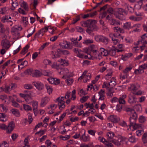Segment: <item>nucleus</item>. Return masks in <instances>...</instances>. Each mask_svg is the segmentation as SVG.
<instances>
[{"mask_svg": "<svg viewBox=\"0 0 147 147\" xmlns=\"http://www.w3.org/2000/svg\"><path fill=\"white\" fill-rule=\"evenodd\" d=\"M97 22L95 20H88L86 21H83L82 25L83 27L88 28L86 31L90 34L92 32L98 30L99 28L95 24Z\"/></svg>", "mask_w": 147, "mask_h": 147, "instance_id": "nucleus-1", "label": "nucleus"}, {"mask_svg": "<svg viewBox=\"0 0 147 147\" xmlns=\"http://www.w3.org/2000/svg\"><path fill=\"white\" fill-rule=\"evenodd\" d=\"M12 113L15 116L19 117L20 116L19 111L18 110L16 109H12L11 110Z\"/></svg>", "mask_w": 147, "mask_h": 147, "instance_id": "nucleus-15", "label": "nucleus"}, {"mask_svg": "<svg viewBox=\"0 0 147 147\" xmlns=\"http://www.w3.org/2000/svg\"><path fill=\"white\" fill-rule=\"evenodd\" d=\"M7 10V8L6 7L2 8L0 9V13L2 15L5 14Z\"/></svg>", "mask_w": 147, "mask_h": 147, "instance_id": "nucleus-35", "label": "nucleus"}, {"mask_svg": "<svg viewBox=\"0 0 147 147\" xmlns=\"http://www.w3.org/2000/svg\"><path fill=\"white\" fill-rule=\"evenodd\" d=\"M49 29L51 30V28L50 27L49 28V27H45L44 28H42L40 30L41 32L43 34L44 33L46 32L47 30H48Z\"/></svg>", "mask_w": 147, "mask_h": 147, "instance_id": "nucleus-56", "label": "nucleus"}, {"mask_svg": "<svg viewBox=\"0 0 147 147\" xmlns=\"http://www.w3.org/2000/svg\"><path fill=\"white\" fill-rule=\"evenodd\" d=\"M60 98L61 99V102H60V103H61V104H62V108H64L65 107V105H64V103H65V101H64V98H65V97H61Z\"/></svg>", "mask_w": 147, "mask_h": 147, "instance_id": "nucleus-61", "label": "nucleus"}, {"mask_svg": "<svg viewBox=\"0 0 147 147\" xmlns=\"http://www.w3.org/2000/svg\"><path fill=\"white\" fill-rule=\"evenodd\" d=\"M139 121L140 123H143L146 120V119L145 117L142 115L140 116L139 119Z\"/></svg>", "mask_w": 147, "mask_h": 147, "instance_id": "nucleus-37", "label": "nucleus"}, {"mask_svg": "<svg viewBox=\"0 0 147 147\" xmlns=\"http://www.w3.org/2000/svg\"><path fill=\"white\" fill-rule=\"evenodd\" d=\"M86 105H88V106L86 107V108L89 107L91 109H93L95 111V110L93 108V107H94V104L93 103H92L91 104H90V103H85Z\"/></svg>", "mask_w": 147, "mask_h": 147, "instance_id": "nucleus-53", "label": "nucleus"}, {"mask_svg": "<svg viewBox=\"0 0 147 147\" xmlns=\"http://www.w3.org/2000/svg\"><path fill=\"white\" fill-rule=\"evenodd\" d=\"M58 61L60 62V64L63 66H66L68 63L65 60L63 59H61L60 60H58Z\"/></svg>", "mask_w": 147, "mask_h": 147, "instance_id": "nucleus-39", "label": "nucleus"}, {"mask_svg": "<svg viewBox=\"0 0 147 147\" xmlns=\"http://www.w3.org/2000/svg\"><path fill=\"white\" fill-rule=\"evenodd\" d=\"M115 135L114 133L112 131L109 132L107 133V136L108 137L107 140L109 142H113V141L114 140L113 138Z\"/></svg>", "mask_w": 147, "mask_h": 147, "instance_id": "nucleus-7", "label": "nucleus"}, {"mask_svg": "<svg viewBox=\"0 0 147 147\" xmlns=\"http://www.w3.org/2000/svg\"><path fill=\"white\" fill-rule=\"evenodd\" d=\"M101 51H105L104 53L103 54V56H107L109 54V52L107 50L103 48H101L100 49Z\"/></svg>", "mask_w": 147, "mask_h": 147, "instance_id": "nucleus-54", "label": "nucleus"}, {"mask_svg": "<svg viewBox=\"0 0 147 147\" xmlns=\"http://www.w3.org/2000/svg\"><path fill=\"white\" fill-rule=\"evenodd\" d=\"M1 45L3 48L8 49L11 46L9 42L7 39H4L1 42Z\"/></svg>", "mask_w": 147, "mask_h": 147, "instance_id": "nucleus-5", "label": "nucleus"}, {"mask_svg": "<svg viewBox=\"0 0 147 147\" xmlns=\"http://www.w3.org/2000/svg\"><path fill=\"white\" fill-rule=\"evenodd\" d=\"M107 71H110V72H108V73L105 76V78L106 79H107V77H108L109 76H110V78H111V76H112V71H111V69H109Z\"/></svg>", "mask_w": 147, "mask_h": 147, "instance_id": "nucleus-52", "label": "nucleus"}, {"mask_svg": "<svg viewBox=\"0 0 147 147\" xmlns=\"http://www.w3.org/2000/svg\"><path fill=\"white\" fill-rule=\"evenodd\" d=\"M5 31V30L3 25L0 23V32L2 33H4Z\"/></svg>", "mask_w": 147, "mask_h": 147, "instance_id": "nucleus-48", "label": "nucleus"}, {"mask_svg": "<svg viewBox=\"0 0 147 147\" xmlns=\"http://www.w3.org/2000/svg\"><path fill=\"white\" fill-rule=\"evenodd\" d=\"M76 29L77 31L80 32H83L84 30L82 27L80 26H77L76 27Z\"/></svg>", "mask_w": 147, "mask_h": 147, "instance_id": "nucleus-63", "label": "nucleus"}, {"mask_svg": "<svg viewBox=\"0 0 147 147\" xmlns=\"http://www.w3.org/2000/svg\"><path fill=\"white\" fill-rule=\"evenodd\" d=\"M34 70L32 69H28L26 70L24 73L26 74L29 75L33 76Z\"/></svg>", "mask_w": 147, "mask_h": 147, "instance_id": "nucleus-18", "label": "nucleus"}, {"mask_svg": "<svg viewBox=\"0 0 147 147\" xmlns=\"http://www.w3.org/2000/svg\"><path fill=\"white\" fill-rule=\"evenodd\" d=\"M109 54L111 56H114L115 55L116 52L114 49H111L109 51Z\"/></svg>", "mask_w": 147, "mask_h": 147, "instance_id": "nucleus-51", "label": "nucleus"}, {"mask_svg": "<svg viewBox=\"0 0 147 147\" xmlns=\"http://www.w3.org/2000/svg\"><path fill=\"white\" fill-rule=\"evenodd\" d=\"M131 126L134 129H136L141 127V124H137L136 123L135 124H134L133 125H132Z\"/></svg>", "mask_w": 147, "mask_h": 147, "instance_id": "nucleus-45", "label": "nucleus"}, {"mask_svg": "<svg viewBox=\"0 0 147 147\" xmlns=\"http://www.w3.org/2000/svg\"><path fill=\"white\" fill-rule=\"evenodd\" d=\"M42 73L40 71L37 70H34L33 76L34 77H39L41 76Z\"/></svg>", "mask_w": 147, "mask_h": 147, "instance_id": "nucleus-19", "label": "nucleus"}, {"mask_svg": "<svg viewBox=\"0 0 147 147\" xmlns=\"http://www.w3.org/2000/svg\"><path fill=\"white\" fill-rule=\"evenodd\" d=\"M12 7L11 9L12 10H14L17 6L18 5V4L17 1L15 0V1L12 2Z\"/></svg>", "mask_w": 147, "mask_h": 147, "instance_id": "nucleus-31", "label": "nucleus"}, {"mask_svg": "<svg viewBox=\"0 0 147 147\" xmlns=\"http://www.w3.org/2000/svg\"><path fill=\"white\" fill-rule=\"evenodd\" d=\"M142 140L144 144H147V133H145L143 134Z\"/></svg>", "mask_w": 147, "mask_h": 147, "instance_id": "nucleus-34", "label": "nucleus"}, {"mask_svg": "<svg viewBox=\"0 0 147 147\" xmlns=\"http://www.w3.org/2000/svg\"><path fill=\"white\" fill-rule=\"evenodd\" d=\"M118 13L119 15H123V13L125 15L127 14V12L125 11V9L122 8H119L118 9Z\"/></svg>", "mask_w": 147, "mask_h": 147, "instance_id": "nucleus-25", "label": "nucleus"}, {"mask_svg": "<svg viewBox=\"0 0 147 147\" xmlns=\"http://www.w3.org/2000/svg\"><path fill=\"white\" fill-rule=\"evenodd\" d=\"M29 46L28 45H27L22 50L21 52V54L23 55H24L27 51L28 49H29Z\"/></svg>", "mask_w": 147, "mask_h": 147, "instance_id": "nucleus-28", "label": "nucleus"}, {"mask_svg": "<svg viewBox=\"0 0 147 147\" xmlns=\"http://www.w3.org/2000/svg\"><path fill=\"white\" fill-rule=\"evenodd\" d=\"M23 106L24 109L27 111L31 110L32 109V107L29 105L24 104Z\"/></svg>", "mask_w": 147, "mask_h": 147, "instance_id": "nucleus-36", "label": "nucleus"}, {"mask_svg": "<svg viewBox=\"0 0 147 147\" xmlns=\"http://www.w3.org/2000/svg\"><path fill=\"white\" fill-rule=\"evenodd\" d=\"M24 87L27 89H31L33 88V87L30 84H26L24 85Z\"/></svg>", "mask_w": 147, "mask_h": 147, "instance_id": "nucleus-58", "label": "nucleus"}, {"mask_svg": "<svg viewBox=\"0 0 147 147\" xmlns=\"http://www.w3.org/2000/svg\"><path fill=\"white\" fill-rule=\"evenodd\" d=\"M107 90L108 91V92L107 93V95L112 97L113 96V93L114 92L113 89L112 88L108 87Z\"/></svg>", "mask_w": 147, "mask_h": 147, "instance_id": "nucleus-14", "label": "nucleus"}, {"mask_svg": "<svg viewBox=\"0 0 147 147\" xmlns=\"http://www.w3.org/2000/svg\"><path fill=\"white\" fill-rule=\"evenodd\" d=\"M45 87L48 94H51L53 91V89L52 86L49 85L48 84H46Z\"/></svg>", "mask_w": 147, "mask_h": 147, "instance_id": "nucleus-20", "label": "nucleus"}, {"mask_svg": "<svg viewBox=\"0 0 147 147\" xmlns=\"http://www.w3.org/2000/svg\"><path fill=\"white\" fill-rule=\"evenodd\" d=\"M107 13H108L109 14H114V10L112 7H109L107 9Z\"/></svg>", "mask_w": 147, "mask_h": 147, "instance_id": "nucleus-40", "label": "nucleus"}, {"mask_svg": "<svg viewBox=\"0 0 147 147\" xmlns=\"http://www.w3.org/2000/svg\"><path fill=\"white\" fill-rule=\"evenodd\" d=\"M113 30L115 32H116L118 33H124V30L123 29L120 28L119 27H114Z\"/></svg>", "mask_w": 147, "mask_h": 147, "instance_id": "nucleus-17", "label": "nucleus"}, {"mask_svg": "<svg viewBox=\"0 0 147 147\" xmlns=\"http://www.w3.org/2000/svg\"><path fill=\"white\" fill-rule=\"evenodd\" d=\"M122 109V106L120 105H117L116 107V110L119 112H120L121 111Z\"/></svg>", "mask_w": 147, "mask_h": 147, "instance_id": "nucleus-62", "label": "nucleus"}, {"mask_svg": "<svg viewBox=\"0 0 147 147\" xmlns=\"http://www.w3.org/2000/svg\"><path fill=\"white\" fill-rule=\"evenodd\" d=\"M47 130L45 129L44 130H40L39 131L35 133V135H38L39 136H41L43 135L46 132Z\"/></svg>", "mask_w": 147, "mask_h": 147, "instance_id": "nucleus-32", "label": "nucleus"}, {"mask_svg": "<svg viewBox=\"0 0 147 147\" xmlns=\"http://www.w3.org/2000/svg\"><path fill=\"white\" fill-rule=\"evenodd\" d=\"M32 106L34 113L35 115L36 114L38 111V102L36 101H34L32 103Z\"/></svg>", "mask_w": 147, "mask_h": 147, "instance_id": "nucleus-11", "label": "nucleus"}, {"mask_svg": "<svg viewBox=\"0 0 147 147\" xmlns=\"http://www.w3.org/2000/svg\"><path fill=\"white\" fill-rule=\"evenodd\" d=\"M135 109L137 111H141L142 110V107L140 104L136 105L135 107Z\"/></svg>", "mask_w": 147, "mask_h": 147, "instance_id": "nucleus-46", "label": "nucleus"}, {"mask_svg": "<svg viewBox=\"0 0 147 147\" xmlns=\"http://www.w3.org/2000/svg\"><path fill=\"white\" fill-rule=\"evenodd\" d=\"M141 68H140L139 67V69H136L134 71V73L135 74H139L142 73H144V71L143 69H140Z\"/></svg>", "mask_w": 147, "mask_h": 147, "instance_id": "nucleus-42", "label": "nucleus"}, {"mask_svg": "<svg viewBox=\"0 0 147 147\" xmlns=\"http://www.w3.org/2000/svg\"><path fill=\"white\" fill-rule=\"evenodd\" d=\"M113 79V78H112V79ZM116 82L115 81H112L111 80L110 81V82L108 84L109 86H110V88H113V87L115 86L116 85Z\"/></svg>", "mask_w": 147, "mask_h": 147, "instance_id": "nucleus-29", "label": "nucleus"}, {"mask_svg": "<svg viewBox=\"0 0 147 147\" xmlns=\"http://www.w3.org/2000/svg\"><path fill=\"white\" fill-rule=\"evenodd\" d=\"M55 78H49L47 79V80L49 81L50 83L52 84H54L55 82Z\"/></svg>", "mask_w": 147, "mask_h": 147, "instance_id": "nucleus-55", "label": "nucleus"}, {"mask_svg": "<svg viewBox=\"0 0 147 147\" xmlns=\"http://www.w3.org/2000/svg\"><path fill=\"white\" fill-rule=\"evenodd\" d=\"M60 138L62 139L63 140H66L70 138V136L69 135H66L65 136H60Z\"/></svg>", "mask_w": 147, "mask_h": 147, "instance_id": "nucleus-57", "label": "nucleus"}, {"mask_svg": "<svg viewBox=\"0 0 147 147\" xmlns=\"http://www.w3.org/2000/svg\"><path fill=\"white\" fill-rule=\"evenodd\" d=\"M20 6L21 7L23 8L25 10L28 11V6L26 2L23 1L21 3Z\"/></svg>", "mask_w": 147, "mask_h": 147, "instance_id": "nucleus-21", "label": "nucleus"}, {"mask_svg": "<svg viewBox=\"0 0 147 147\" xmlns=\"http://www.w3.org/2000/svg\"><path fill=\"white\" fill-rule=\"evenodd\" d=\"M108 119L111 122L114 123L117 122L119 120V118H117L116 116L111 115L108 117Z\"/></svg>", "mask_w": 147, "mask_h": 147, "instance_id": "nucleus-10", "label": "nucleus"}, {"mask_svg": "<svg viewBox=\"0 0 147 147\" xmlns=\"http://www.w3.org/2000/svg\"><path fill=\"white\" fill-rule=\"evenodd\" d=\"M56 101H57L58 102V105L59 106V109L61 110H62L63 109L62 108L63 106L62 104H61V103H60V102H61L60 97H58L56 99Z\"/></svg>", "mask_w": 147, "mask_h": 147, "instance_id": "nucleus-33", "label": "nucleus"}, {"mask_svg": "<svg viewBox=\"0 0 147 147\" xmlns=\"http://www.w3.org/2000/svg\"><path fill=\"white\" fill-rule=\"evenodd\" d=\"M19 30V27L17 26H15L11 28V32L14 33L17 32Z\"/></svg>", "mask_w": 147, "mask_h": 147, "instance_id": "nucleus-43", "label": "nucleus"}, {"mask_svg": "<svg viewBox=\"0 0 147 147\" xmlns=\"http://www.w3.org/2000/svg\"><path fill=\"white\" fill-rule=\"evenodd\" d=\"M130 114V118H134V119H137V115L135 111H134V112H132Z\"/></svg>", "mask_w": 147, "mask_h": 147, "instance_id": "nucleus-41", "label": "nucleus"}, {"mask_svg": "<svg viewBox=\"0 0 147 147\" xmlns=\"http://www.w3.org/2000/svg\"><path fill=\"white\" fill-rule=\"evenodd\" d=\"M15 127V124L12 121L10 122L7 127L4 124H0V128L3 129H6L7 132V133H11Z\"/></svg>", "mask_w": 147, "mask_h": 147, "instance_id": "nucleus-2", "label": "nucleus"}, {"mask_svg": "<svg viewBox=\"0 0 147 147\" xmlns=\"http://www.w3.org/2000/svg\"><path fill=\"white\" fill-rule=\"evenodd\" d=\"M128 101L131 104H133L136 102L137 98L135 97L134 95L129 94L128 96Z\"/></svg>", "mask_w": 147, "mask_h": 147, "instance_id": "nucleus-8", "label": "nucleus"}, {"mask_svg": "<svg viewBox=\"0 0 147 147\" xmlns=\"http://www.w3.org/2000/svg\"><path fill=\"white\" fill-rule=\"evenodd\" d=\"M50 100L49 98L48 97H45L41 100L40 106L42 107H44L49 102Z\"/></svg>", "mask_w": 147, "mask_h": 147, "instance_id": "nucleus-9", "label": "nucleus"}, {"mask_svg": "<svg viewBox=\"0 0 147 147\" xmlns=\"http://www.w3.org/2000/svg\"><path fill=\"white\" fill-rule=\"evenodd\" d=\"M98 140L100 142H102L105 145H106V147H113V145L111 143L109 142L108 140L105 139L103 137H99L98 138Z\"/></svg>", "mask_w": 147, "mask_h": 147, "instance_id": "nucleus-4", "label": "nucleus"}, {"mask_svg": "<svg viewBox=\"0 0 147 147\" xmlns=\"http://www.w3.org/2000/svg\"><path fill=\"white\" fill-rule=\"evenodd\" d=\"M81 140H82L84 142H86L88 141L90 139V137L89 136H86L85 131L84 130V134L80 137Z\"/></svg>", "mask_w": 147, "mask_h": 147, "instance_id": "nucleus-13", "label": "nucleus"}, {"mask_svg": "<svg viewBox=\"0 0 147 147\" xmlns=\"http://www.w3.org/2000/svg\"><path fill=\"white\" fill-rule=\"evenodd\" d=\"M123 28L125 29L129 30L131 28V23L130 22H127L124 24Z\"/></svg>", "mask_w": 147, "mask_h": 147, "instance_id": "nucleus-30", "label": "nucleus"}, {"mask_svg": "<svg viewBox=\"0 0 147 147\" xmlns=\"http://www.w3.org/2000/svg\"><path fill=\"white\" fill-rule=\"evenodd\" d=\"M11 102L12 103V105L14 107L16 108L19 107H20L19 105L13 99L12 100Z\"/></svg>", "mask_w": 147, "mask_h": 147, "instance_id": "nucleus-44", "label": "nucleus"}, {"mask_svg": "<svg viewBox=\"0 0 147 147\" xmlns=\"http://www.w3.org/2000/svg\"><path fill=\"white\" fill-rule=\"evenodd\" d=\"M74 80L72 78H69L65 80V82L68 86L70 85L73 83Z\"/></svg>", "mask_w": 147, "mask_h": 147, "instance_id": "nucleus-38", "label": "nucleus"}, {"mask_svg": "<svg viewBox=\"0 0 147 147\" xmlns=\"http://www.w3.org/2000/svg\"><path fill=\"white\" fill-rule=\"evenodd\" d=\"M28 18L26 17L25 18L23 17L22 18V21L23 23L25 26H26L28 24Z\"/></svg>", "mask_w": 147, "mask_h": 147, "instance_id": "nucleus-47", "label": "nucleus"}, {"mask_svg": "<svg viewBox=\"0 0 147 147\" xmlns=\"http://www.w3.org/2000/svg\"><path fill=\"white\" fill-rule=\"evenodd\" d=\"M139 87L140 86L139 85H137L136 86L135 85L132 84L130 88L131 90L134 91H136L138 89Z\"/></svg>", "mask_w": 147, "mask_h": 147, "instance_id": "nucleus-26", "label": "nucleus"}, {"mask_svg": "<svg viewBox=\"0 0 147 147\" xmlns=\"http://www.w3.org/2000/svg\"><path fill=\"white\" fill-rule=\"evenodd\" d=\"M132 55V53H129L125 55H122L121 59L124 61H126L127 59V58L130 57Z\"/></svg>", "mask_w": 147, "mask_h": 147, "instance_id": "nucleus-16", "label": "nucleus"}, {"mask_svg": "<svg viewBox=\"0 0 147 147\" xmlns=\"http://www.w3.org/2000/svg\"><path fill=\"white\" fill-rule=\"evenodd\" d=\"M129 19L132 20L137 21L141 20L142 19V18L141 17H137L132 16L129 17Z\"/></svg>", "mask_w": 147, "mask_h": 147, "instance_id": "nucleus-23", "label": "nucleus"}, {"mask_svg": "<svg viewBox=\"0 0 147 147\" xmlns=\"http://www.w3.org/2000/svg\"><path fill=\"white\" fill-rule=\"evenodd\" d=\"M122 142L121 140V138H119L117 140L116 139H114L113 141V143L116 145L118 146H119L121 145L120 142Z\"/></svg>", "mask_w": 147, "mask_h": 147, "instance_id": "nucleus-24", "label": "nucleus"}, {"mask_svg": "<svg viewBox=\"0 0 147 147\" xmlns=\"http://www.w3.org/2000/svg\"><path fill=\"white\" fill-rule=\"evenodd\" d=\"M93 42V41L92 40L87 39L84 41L83 42V43L88 45L89 44L92 43Z\"/></svg>", "mask_w": 147, "mask_h": 147, "instance_id": "nucleus-60", "label": "nucleus"}, {"mask_svg": "<svg viewBox=\"0 0 147 147\" xmlns=\"http://www.w3.org/2000/svg\"><path fill=\"white\" fill-rule=\"evenodd\" d=\"M9 86L11 90L15 89L17 87L16 85L13 84H11Z\"/></svg>", "mask_w": 147, "mask_h": 147, "instance_id": "nucleus-64", "label": "nucleus"}, {"mask_svg": "<svg viewBox=\"0 0 147 147\" xmlns=\"http://www.w3.org/2000/svg\"><path fill=\"white\" fill-rule=\"evenodd\" d=\"M29 92V94H24L22 93H20V97L24 98L25 99V100L26 101H27L26 99L27 98H28L30 99H31V93H30Z\"/></svg>", "mask_w": 147, "mask_h": 147, "instance_id": "nucleus-12", "label": "nucleus"}, {"mask_svg": "<svg viewBox=\"0 0 147 147\" xmlns=\"http://www.w3.org/2000/svg\"><path fill=\"white\" fill-rule=\"evenodd\" d=\"M33 84L39 90H41L44 88V86L42 83L39 82H33Z\"/></svg>", "mask_w": 147, "mask_h": 147, "instance_id": "nucleus-6", "label": "nucleus"}, {"mask_svg": "<svg viewBox=\"0 0 147 147\" xmlns=\"http://www.w3.org/2000/svg\"><path fill=\"white\" fill-rule=\"evenodd\" d=\"M125 110L126 112H130L131 113L132 112H134V110L131 108H128V107H125Z\"/></svg>", "mask_w": 147, "mask_h": 147, "instance_id": "nucleus-59", "label": "nucleus"}, {"mask_svg": "<svg viewBox=\"0 0 147 147\" xmlns=\"http://www.w3.org/2000/svg\"><path fill=\"white\" fill-rule=\"evenodd\" d=\"M94 38L96 41L103 42L105 45L107 44L109 42L108 38L102 35L95 36Z\"/></svg>", "mask_w": 147, "mask_h": 147, "instance_id": "nucleus-3", "label": "nucleus"}, {"mask_svg": "<svg viewBox=\"0 0 147 147\" xmlns=\"http://www.w3.org/2000/svg\"><path fill=\"white\" fill-rule=\"evenodd\" d=\"M61 71L60 72V73L62 72L65 74H67L69 73V70L67 68H61Z\"/></svg>", "mask_w": 147, "mask_h": 147, "instance_id": "nucleus-49", "label": "nucleus"}, {"mask_svg": "<svg viewBox=\"0 0 147 147\" xmlns=\"http://www.w3.org/2000/svg\"><path fill=\"white\" fill-rule=\"evenodd\" d=\"M137 119H134L132 118H129V121L130 122V124L129 125V127H130L132 125H133L134 124H135L136 123V120Z\"/></svg>", "mask_w": 147, "mask_h": 147, "instance_id": "nucleus-22", "label": "nucleus"}, {"mask_svg": "<svg viewBox=\"0 0 147 147\" xmlns=\"http://www.w3.org/2000/svg\"><path fill=\"white\" fill-rule=\"evenodd\" d=\"M147 0H140L138 2V4L136 5V6L138 7V8L140 9L141 8L142 6L143 5V2L144 1L146 2Z\"/></svg>", "mask_w": 147, "mask_h": 147, "instance_id": "nucleus-27", "label": "nucleus"}, {"mask_svg": "<svg viewBox=\"0 0 147 147\" xmlns=\"http://www.w3.org/2000/svg\"><path fill=\"white\" fill-rule=\"evenodd\" d=\"M89 96H84L80 99V101L81 102L83 103L86 102Z\"/></svg>", "mask_w": 147, "mask_h": 147, "instance_id": "nucleus-50", "label": "nucleus"}]
</instances>
